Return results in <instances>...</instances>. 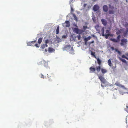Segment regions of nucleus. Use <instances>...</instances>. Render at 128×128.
<instances>
[{"label":"nucleus","instance_id":"7c9ffc66","mask_svg":"<svg viewBox=\"0 0 128 128\" xmlns=\"http://www.w3.org/2000/svg\"><path fill=\"white\" fill-rule=\"evenodd\" d=\"M49 40L48 39L46 40H45V43L46 44H47L49 42Z\"/></svg>","mask_w":128,"mask_h":128},{"label":"nucleus","instance_id":"f8f14e48","mask_svg":"<svg viewBox=\"0 0 128 128\" xmlns=\"http://www.w3.org/2000/svg\"><path fill=\"white\" fill-rule=\"evenodd\" d=\"M72 47L71 46L68 45H66L65 47V48L66 49H69L70 48L71 49Z\"/></svg>","mask_w":128,"mask_h":128},{"label":"nucleus","instance_id":"6e6552de","mask_svg":"<svg viewBox=\"0 0 128 128\" xmlns=\"http://www.w3.org/2000/svg\"><path fill=\"white\" fill-rule=\"evenodd\" d=\"M48 51L50 52H54L55 50L52 48L49 47L48 48Z\"/></svg>","mask_w":128,"mask_h":128},{"label":"nucleus","instance_id":"2eb2a0df","mask_svg":"<svg viewBox=\"0 0 128 128\" xmlns=\"http://www.w3.org/2000/svg\"><path fill=\"white\" fill-rule=\"evenodd\" d=\"M27 44L28 46H34V44H33L32 42H29L27 43Z\"/></svg>","mask_w":128,"mask_h":128},{"label":"nucleus","instance_id":"8fccbe9b","mask_svg":"<svg viewBox=\"0 0 128 128\" xmlns=\"http://www.w3.org/2000/svg\"><path fill=\"white\" fill-rule=\"evenodd\" d=\"M45 46L46 47H47L48 46V45L47 44H44Z\"/></svg>","mask_w":128,"mask_h":128},{"label":"nucleus","instance_id":"ddd939ff","mask_svg":"<svg viewBox=\"0 0 128 128\" xmlns=\"http://www.w3.org/2000/svg\"><path fill=\"white\" fill-rule=\"evenodd\" d=\"M110 39L113 42H118V41L117 40V39H115L114 38H111Z\"/></svg>","mask_w":128,"mask_h":128},{"label":"nucleus","instance_id":"09e8293b","mask_svg":"<svg viewBox=\"0 0 128 128\" xmlns=\"http://www.w3.org/2000/svg\"><path fill=\"white\" fill-rule=\"evenodd\" d=\"M94 40H92V41H91V42H90V44H92V43H94Z\"/></svg>","mask_w":128,"mask_h":128},{"label":"nucleus","instance_id":"4c0bfd02","mask_svg":"<svg viewBox=\"0 0 128 128\" xmlns=\"http://www.w3.org/2000/svg\"><path fill=\"white\" fill-rule=\"evenodd\" d=\"M34 46H36L37 48H39V46H38V44H36L35 45H34Z\"/></svg>","mask_w":128,"mask_h":128},{"label":"nucleus","instance_id":"0eeeda50","mask_svg":"<svg viewBox=\"0 0 128 128\" xmlns=\"http://www.w3.org/2000/svg\"><path fill=\"white\" fill-rule=\"evenodd\" d=\"M70 23L69 21H66L65 23L63 24V25L64 26V24H66L65 26L66 27H69L70 26Z\"/></svg>","mask_w":128,"mask_h":128},{"label":"nucleus","instance_id":"20e7f679","mask_svg":"<svg viewBox=\"0 0 128 128\" xmlns=\"http://www.w3.org/2000/svg\"><path fill=\"white\" fill-rule=\"evenodd\" d=\"M99 78L102 82L101 86L102 87H104V78L103 75H100L98 76Z\"/></svg>","mask_w":128,"mask_h":128},{"label":"nucleus","instance_id":"a19ab883","mask_svg":"<svg viewBox=\"0 0 128 128\" xmlns=\"http://www.w3.org/2000/svg\"><path fill=\"white\" fill-rule=\"evenodd\" d=\"M83 27L84 29V30L86 29L87 28V26H84Z\"/></svg>","mask_w":128,"mask_h":128},{"label":"nucleus","instance_id":"dca6fc26","mask_svg":"<svg viewBox=\"0 0 128 128\" xmlns=\"http://www.w3.org/2000/svg\"><path fill=\"white\" fill-rule=\"evenodd\" d=\"M121 42H122L124 44H125L127 42V40L126 39H122L121 40Z\"/></svg>","mask_w":128,"mask_h":128},{"label":"nucleus","instance_id":"37998d69","mask_svg":"<svg viewBox=\"0 0 128 128\" xmlns=\"http://www.w3.org/2000/svg\"><path fill=\"white\" fill-rule=\"evenodd\" d=\"M95 28L97 30V28H100V27L98 26L97 25L95 27Z\"/></svg>","mask_w":128,"mask_h":128},{"label":"nucleus","instance_id":"c85d7f7f","mask_svg":"<svg viewBox=\"0 0 128 128\" xmlns=\"http://www.w3.org/2000/svg\"><path fill=\"white\" fill-rule=\"evenodd\" d=\"M45 47L44 44H42L40 48L42 49H44Z\"/></svg>","mask_w":128,"mask_h":128},{"label":"nucleus","instance_id":"6ab92c4d","mask_svg":"<svg viewBox=\"0 0 128 128\" xmlns=\"http://www.w3.org/2000/svg\"><path fill=\"white\" fill-rule=\"evenodd\" d=\"M59 26H57V28L56 31V34H58L59 33Z\"/></svg>","mask_w":128,"mask_h":128},{"label":"nucleus","instance_id":"cd10ccee","mask_svg":"<svg viewBox=\"0 0 128 128\" xmlns=\"http://www.w3.org/2000/svg\"><path fill=\"white\" fill-rule=\"evenodd\" d=\"M115 51L117 52L120 55L121 54V52L120 51L118 50L117 49H115Z\"/></svg>","mask_w":128,"mask_h":128},{"label":"nucleus","instance_id":"864d4df0","mask_svg":"<svg viewBox=\"0 0 128 128\" xmlns=\"http://www.w3.org/2000/svg\"><path fill=\"white\" fill-rule=\"evenodd\" d=\"M92 20H93V21L94 22H95L96 21V20H94V19L93 18H92Z\"/></svg>","mask_w":128,"mask_h":128},{"label":"nucleus","instance_id":"2f4dec72","mask_svg":"<svg viewBox=\"0 0 128 128\" xmlns=\"http://www.w3.org/2000/svg\"><path fill=\"white\" fill-rule=\"evenodd\" d=\"M40 77L43 78H44V75H43L42 74H41L40 75Z\"/></svg>","mask_w":128,"mask_h":128},{"label":"nucleus","instance_id":"69168bd1","mask_svg":"<svg viewBox=\"0 0 128 128\" xmlns=\"http://www.w3.org/2000/svg\"><path fill=\"white\" fill-rule=\"evenodd\" d=\"M104 84L105 83V80H104Z\"/></svg>","mask_w":128,"mask_h":128},{"label":"nucleus","instance_id":"79ce46f5","mask_svg":"<svg viewBox=\"0 0 128 128\" xmlns=\"http://www.w3.org/2000/svg\"><path fill=\"white\" fill-rule=\"evenodd\" d=\"M101 21L102 22V24L104 25V19H102L101 20Z\"/></svg>","mask_w":128,"mask_h":128},{"label":"nucleus","instance_id":"4be33fe9","mask_svg":"<svg viewBox=\"0 0 128 128\" xmlns=\"http://www.w3.org/2000/svg\"><path fill=\"white\" fill-rule=\"evenodd\" d=\"M72 15L73 16L74 18V19L76 21H77L78 20V18L76 15L74 14L73 13L72 14Z\"/></svg>","mask_w":128,"mask_h":128},{"label":"nucleus","instance_id":"13d9d810","mask_svg":"<svg viewBox=\"0 0 128 128\" xmlns=\"http://www.w3.org/2000/svg\"><path fill=\"white\" fill-rule=\"evenodd\" d=\"M103 10H104V6H103L102 7Z\"/></svg>","mask_w":128,"mask_h":128},{"label":"nucleus","instance_id":"423d86ee","mask_svg":"<svg viewBox=\"0 0 128 128\" xmlns=\"http://www.w3.org/2000/svg\"><path fill=\"white\" fill-rule=\"evenodd\" d=\"M99 8V7L97 4L94 5L93 8V10L94 11H97Z\"/></svg>","mask_w":128,"mask_h":128},{"label":"nucleus","instance_id":"a878e982","mask_svg":"<svg viewBox=\"0 0 128 128\" xmlns=\"http://www.w3.org/2000/svg\"><path fill=\"white\" fill-rule=\"evenodd\" d=\"M102 35L104 36V27L102 28Z\"/></svg>","mask_w":128,"mask_h":128},{"label":"nucleus","instance_id":"a211bd4d","mask_svg":"<svg viewBox=\"0 0 128 128\" xmlns=\"http://www.w3.org/2000/svg\"><path fill=\"white\" fill-rule=\"evenodd\" d=\"M128 34V30H127L124 32V36L125 37L127 36Z\"/></svg>","mask_w":128,"mask_h":128},{"label":"nucleus","instance_id":"e433bc0d","mask_svg":"<svg viewBox=\"0 0 128 128\" xmlns=\"http://www.w3.org/2000/svg\"><path fill=\"white\" fill-rule=\"evenodd\" d=\"M121 32L120 30H118V31H117L116 32V34H119L121 33Z\"/></svg>","mask_w":128,"mask_h":128},{"label":"nucleus","instance_id":"9d476101","mask_svg":"<svg viewBox=\"0 0 128 128\" xmlns=\"http://www.w3.org/2000/svg\"><path fill=\"white\" fill-rule=\"evenodd\" d=\"M91 38L90 36H89L88 37L85 38L84 39V40L86 42L88 40H90Z\"/></svg>","mask_w":128,"mask_h":128},{"label":"nucleus","instance_id":"338daca9","mask_svg":"<svg viewBox=\"0 0 128 128\" xmlns=\"http://www.w3.org/2000/svg\"><path fill=\"white\" fill-rule=\"evenodd\" d=\"M126 2H127V0H126Z\"/></svg>","mask_w":128,"mask_h":128},{"label":"nucleus","instance_id":"6e6d98bb","mask_svg":"<svg viewBox=\"0 0 128 128\" xmlns=\"http://www.w3.org/2000/svg\"><path fill=\"white\" fill-rule=\"evenodd\" d=\"M106 72V70L104 69V73Z\"/></svg>","mask_w":128,"mask_h":128},{"label":"nucleus","instance_id":"c756f323","mask_svg":"<svg viewBox=\"0 0 128 128\" xmlns=\"http://www.w3.org/2000/svg\"><path fill=\"white\" fill-rule=\"evenodd\" d=\"M109 13L110 14H113L114 13V12L112 10H109Z\"/></svg>","mask_w":128,"mask_h":128},{"label":"nucleus","instance_id":"b1692460","mask_svg":"<svg viewBox=\"0 0 128 128\" xmlns=\"http://www.w3.org/2000/svg\"><path fill=\"white\" fill-rule=\"evenodd\" d=\"M120 37L121 36L120 35H118L117 37V40H118V42H119L120 41Z\"/></svg>","mask_w":128,"mask_h":128},{"label":"nucleus","instance_id":"393cba45","mask_svg":"<svg viewBox=\"0 0 128 128\" xmlns=\"http://www.w3.org/2000/svg\"><path fill=\"white\" fill-rule=\"evenodd\" d=\"M84 31L83 30H80L79 29V33L78 34H80L83 32Z\"/></svg>","mask_w":128,"mask_h":128},{"label":"nucleus","instance_id":"a18cd8bd","mask_svg":"<svg viewBox=\"0 0 128 128\" xmlns=\"http://www.w3.org/2000/svg\"><path fill=\"white\" fill-rule=\"evenodd\" d=\"M102 72L103 74L104 73V69L102 68Z\"/></svg>","mask_w":128,"mask_h":128},{"label":"nucleus","instance_id":"1a4fd4ad","mask_svg":"<svg viewBox=\"0 0 128 128\" xmlns=\"http://www.w3.org/2000/svg\"><path fill=\"white\" fill-rule=\"evenodd\" d=\"M124 110L128 113V103H127L126 105H124Z\"/></svg>","mask_w":128,"mask_h":128},{"label":"nucleus","instance_id":"aec40b11","mask_svg":"<svg viewBox=\"0 0 128 128\" xmlns=\"http://www.w3.org/2000/svg\"><path fill=\"white\" fill-rule=\"evenodd\" d=\"M97 60V61L98 62V64L99 65V66H100V65L101 63V61L100 60L99 58H96Z\"/></svg>","mask_w":128,"mask_h":128},{"label":"nucleus","instance_id":"0e129e2a","mask_svg":"<svg viewBox=\"0 0 128 128\" xmlns=\"http://www.w3.org/2000/svg\"><path fill=\"white\" fill-rule=\"evenodd\" d=\"M126 24V25H128V24Z\"/></svg>","mask_w":128,"mask_h":128},{"label":"nucleus","instance_id":"5701e85b","mask_svg":"<svg viewBox=\"0 0 128 128\" xmlns=\"http://www.w3.org/2000/svg\"><path fill=\"white\" fill-rule=\"evenodd\" d=\"M91 55L92 56H93L94 57L96 58V57L95 54V52H91Z\"/></svg>","mask_w":128,"mask_h":128},{"label":"nucleus","instance_id":"473e14b6","mask_svg":"<svg viewBox=\"0 0 128 128\" xmlns=\"http://www.w3.org/2000/svg\"><path fill=\"white\" fill-rule=\"evenodd\" d=\"M122 61L123 62L125 63H126V60L124 59H122Z\"/></svg>","mask_w":128,"mask_h":128},{"label":"nucleus","instance_id":"052dcab7","mask_svg":"<svg viewBox=\"0 0 128 128\" xmlns=\"http://www.w3.org/2000/svg\"><path fill=\"white\" fill-rule=\"evenodd\" d=\"M49 80L50 81H52V80L51 79H49Z\"/></svg>","mask_w":128,"mask_h":128},{"label":"nucleus","instance_id":"bf43d9fd","mask_svg":"<svg viewBox=\"0 0 128 128\" xmlns=\"http://www.w3.org/2000/svg\"><path fill=\"white\" fill-rule=\"evenodd\" d=\"M45 51L46 52H47V50L46 49H45Z\"/></svg>","mask_w":128,"mask_h":128},{"label":"nucleus","instance_id":"4468645a","mask_svg":"<svg viewBox=\"0 0 128 128\" xmlns=\"http://www.w3.org/2000/svg\"><path fill=\"white\" fill-rule=\"evenodd\" d=\"M74 50L73 49V47H72L71 48L70 50V54H74Z\"/></svg>","mask_w":128,"mask_h":128},{"label":"nucleus","instance_id":"72a5a7b5","mask_svg":"<svg viewBox=\"0 0 128 128\" xmlns=\"http://www.w3.org/2000/svg\"><path fill=\"white\" fill-rule=\"evenodd\" d=\"M67 36L65 35H63L62 36V38H67Z\"/></svg>","mask_w":128,"mask_h":128},{"label":"nucleus","instance_id":"4d7b16f0","mask_svg":"<svg viewBox=\"0 0 128 128\" xmlns=\"http://www.w3.org/2000/svg\"><path fill=\"white\" fill-rule=\"evenodd\" d=\"M92 36L93 37H95V36L94 35H92Z\"/></svg>","mask_w":128,"mask_h":128},{"label":"nucleus","instance_id":"680f3d73","mask_svg":"<svg viewBox=\"0 0 128 128\" xmlns=\"http://www.w3.org/2000/svg\"><path fill=\"white\" fill-rule=\"evenodd\" d=\"M126 59L127 60H128V58L127 57H126Z\"/></svg>","mask_w":128,"mask_h":128},{"label":"nucleus","instance_id":"39448f33","mask_svg":"<svg viewBox=\"0 0 128 128\" xmlns=\"http://www.w3.org/2000/svg\"><path fill=\"white\" fill-rule=\"evenodd\" d=\"M115 85L119 87H121L123 88L124 89L126 90L128 89V88H125L124 86L121 84L120 83L118 82H116L115 83Z\"/></svg>","mask_w":128,"mask_h":128},{"label":"nucleus","instance_id":"412c9836","mask_svg":"<svg viewBox=\"0 0 128 128\" xmlns=\"http://www.w3.org/2000/svg\"><path fill=\"white\" fill-rule=\"evenodd\" d=\"M108 65L109 66L111 67L112 66V62L110 59H109L108 61Z\"/></svg>","mask_w":128,"mask_h":128},{"label":"nucleus","instance_id":"58836bf2","mask_svg":"<svg viewBox=\"0 0 128 128\" xmlns=\"http://www.w3.org/2000/svg\"><path fill=\"white\" fill-rule=\"evenodd\" d=\"M74 11L73 9L72 8V7L71 8V12H73Z\"/></svg>","mask_w":128,"mask_h":128},{"label":"nucleus","instance_id":"c9c22d12","mask_svg":"<svg viewBox=\"0 0 128 128\" xmlns=\"http://www.w3.org/2000/svg\"><path fill=\"white\" fill-rule=\"evenodd\" d=\"M124 43L122 42H121L120 43V44L121 45V46H124Z\"/></svg>","mask_w":128,"mask_h":128},{"label":"nucleus","instance_id":"f3484780","mask_svg":"<svg viewBox=\"0 0 128 128\" xmlns=\"http://www.w3.org/2000/svg\"><path fill=\"white\" fill-rule=\"evenodd\" d=\"M42 38H40L38 40V42L40 44L42 42Z\"/></svg>","mask_w":128,"mask_h":128},{"label":"nucleus","instance_id":"3c124183","mask_svg":"<svg viewBox=\"0 0 128 128\" xmlns=\"http://www.w3.org/2000/svg\"><path fill=\"white\" fill-rule=\"evenodd\" d=\"M119 59L120 60H121V61L122 60V59L120 57H119Z\"/></svg>","mask_w":128,"mask_h":128},{"label":"nucleus","instance_id":"603ef678","mask_svg":"<svg viewBox=\"0 0 128 128\" xmlns=\"http://www.w3.org/2000/svg\"><path fill=\"white\" fill-rule=\"evenodd\" d=\"M119 59L120 60H121V61L122 60V59L120 57H119Z\"/></svg>","mask_w":128,"mask_h":128},{"label":"nucleus","instance_id":"ea45409f","mask_svg":"<svg viewBox=\"0 0 128 128\" xmlns=\"http://www.w3.org/2000/svg\"><path fill=\"white\" fill-rule=\"evenodd\" d=\"M122 58H126V56L125 55H123L122 56Z\"/></svg>","mask_w":128,"mask_h":128},{"label":"nucleus","instance_id":"e2e57ef3","mask_svg":"<svg viewBox=\"0 0 128 128\" xmlns=\"http://www.w3.org/2000/svg\"><path fill=\"white\" fill-rule=\"evenodd\" d=\"M127 118H126V123L127 122Z\"/></svg>","mask_w":128,"mask_h":128},{"label":"nucleus","instance_id":"f704fd0d","mask_svg":"<svg viewBox=\"0 0 128 128\" xmlns=\"http://www.w3.org/2000/svg\"><path fill=\"white\" fill-rule=\"evenodd\" d=\"M77 38H78V40H80L81 38V36L80 35H78L77 36Z\"/></svg>","mask_w":128,"mask_h":128},{"label":"nucleus","instance_id":"f257e3e1","mask_svg":"<svg viewBox=\"0 0 128 128\" xmlns=\"http://www.w3.org/2000/svg\"><path fill=\"white\" fill-rule=\"evenodd\" d=\"M100 70L101 67L100 66H96V68L92 66L90 68V72L92 73L94 72L96 70L98 72H99Z\"/></svg>","mask_w":128,"mask_h":128},{"label":"nucleus","instance_id":"f03ea898","mask_svg":"<svg viewBox=\"0 0 128 128\" xmlns=\"http://www.w3.org/2000/svg\"><path fill=\"white\" fill-rule=\"evenodd\" d=\"M38 65H43L44 66H46L48 65V63L44 60H42L41 61L38 63Z\"/></svg>","mask_w":128,"mask_h":128},{"label":"nucleus","instance_id":"9b49d317","mask_svg":"<svg viewBox=\"0 0 128 128\" xmlns=\"http://www.w3.org/2000/svg\"><path fill=\"white\" fill-rule=\"evenodd\" d=\"M74 31L77 34H78L79 29L78 28H74Z\"/></svg>","mask_w":128,"mask_h":128},{"label":"nucleus","instance_id":"49530a36","mask_svg":"<svg viewBox=\"0 0 128 128\" xmlns=\"http://www.w3.org/2000/svg\"><path fill=\"white\" fill-rule=\"evenodd\" d=\"M32 43L33 44H34V43H36V41L35 40L34 41H32Z\"/></svg>","mask_w":128,"mask_h":128},{"label":"nucleus","instance_id":"5fc2aeb1","mask_svg":"<svg viewBox=\"0 0 128 128\" xmlns=\"http://www.w3.org/2000/svg\"><path fill=\"white\" fill-rule=\"evenodd\" d=\"M115 2H118V1L119 0H114Z\"/></svg>","mask_w":128,"mask_h":128},{"label":"nucleus","instance_id":"c03bdc74","mask_svg":"<svg viewBox=\"0 0 128 128\" xmlns=\"http://www.w3.org/2000/svg\"><path fill=\"white\" fill-rule=\"evenodd\" d=\"M110 49H111L112 50H115L114 49V48L113 47H111Z\"/></svg>","mask_w":128,"mask_h":128},{"label":"nucleus","instance_id":"774afa93","mask_svg":"<svg viewBox=\"0 0 128 128\" xmlns=\"http://www.w3.org/2000/svg\"><path fill=\"white\" fill-rule=\"evenodd\" d=\"M127 94H128V92H127Z\"/></svg>","mask_w":128,"mask_h":128},{"label":"nucleus","instance_id":"bb28decb","mask_svg":"<svg viewBox=\"0 0 128 128\" xmlns=\"http://www.w3.org/2000/svg\"><path fill=\"white\" fill-rule=\"evenodd\" d=\"M108 10L107 6L106 5H104V12H106Z\"/></svg>","mask_w":128,"mask_h":128},{"label":"nucleus","instance_id":"7ed1b4c3","mask_svg":"<svg viewBox=\"0 0 128 128\" xmlns=\"http://www.w3.org/2000/svg\"><path fill=\"white\" fill-rule=\"evenodd\" d=\"M110 30H107L106 31V34H104V37L106 39H107L109 36H113V34H111L110 33Z\"/></svg>","mask_w":128,"mask_h":128},{"label":"nucleus","instance_id":"de8ad7c7","mask_svg":"<svg viewBox=\"0 0 128 128\" xmlns=\"http://www.w3.org/2000/svg\"><path fill=\"white\" fill-rule=\"evenodd\" d=\"M107 24L106 21L104 20V26H106Z\"/></svg>","mask_w":128,"mask_h":128}]
</instances>
